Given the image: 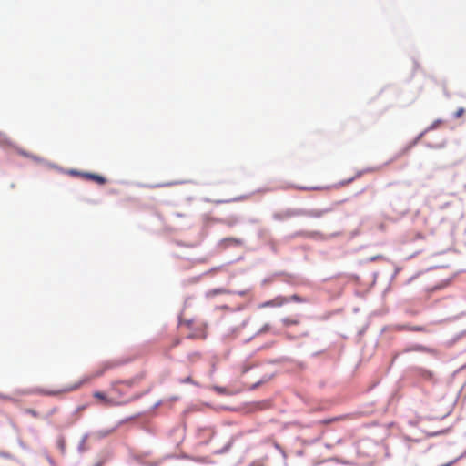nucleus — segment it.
I'll use <instances>...</instances> for the list:
<instances>
[{"mask_svg": "<svg viewBox=\"0 0 466 466\" xmlns=\"http://www.w3.org/2000/svg\"><path fill=\"white\" fill-rule=\"evenodd\" d=\"M300 190H309V189H312V190H318L319 189V187H299Z\"/></svg>", "mask_w": 466, "mask_h": 466, "instance_id": "2eb2a0df", "label": "nucleus"}, {"mask_svg": "<svg viewBox=\"0 0 466 466\" xmlns=\"http://www.w3.org/2000/svg\"><path fill=\"white\" fill-rule=\"evenodd\" d=\"M229 293H230L229 290L223 289V288L214 289L208 291L207 297L211 298V297H214V296H217L219 294H229Z\"/></svg>", "mask_w": 466, "mask_h": 466, "instance_id": "39448f33", "label": "nucleus"}, {"mask_svg": "<svg viewBox=\"0 0 466 466\" xmlns=\"http://www.w3.org/2000/svg\"><path fill=\"white\" fill-rule=\"evenodd\" d=\"M122 383H124L127 387H132L133 384H134V380H127V381H123Z\"/></svg>", "mask_w": 466, "mask_h": 466, "instance_id": "4468645a", "label": "nucleus"}, {"mask_svg": "<svg viewBox=\"0 0 466 466\" xmlns=\"http://www.w3.org/2000/svg\"><path fill=\"white\" fill-rule=\"evenodd\" d=\"M195 357L198 358L199 357V354L198 353H195L194 354Z\"/></svg>", "mask_w": 466, "mask_h": 466, "instance_id": "6ab92c4d", "label": "nucleus"}, {"mask_svg": "<svg viewBox=\"0 0 466 466\" xmlns=\"http://www.w3.org/2000/svg\"><path fill=\"white\" fill-rule=\"evenodd\" d=\"M410 329L413 330V331H425V329L423 327H420V326L412 327Z\"/></svg>", "mask_w": 466, "mask_h": 466, "instance_id": "9b49d317", "label": "nucleus"}, {"mask_svg": "<svg viewBox=\"0 0 466 466\" xmlns=\"http://www.w3.org/2000/svg\"><path fill=\"white\" fill-rule=\"evenodd\" d=\"M119 383H120V382H118V381L114 382V383H113V387H114V388H116V387H117V385H118Z\"/></svg>", "mask_w": 466, "mask_h": 466, "instance_id": "f3484780", "label": "nucleus"}, {"mask_svg": "<svg viewBox=\"0 0 466 466\" xmlns=\"http://www.w3.org/2000/svg\"><path fill=\"white\" fill-rule=\"evenodd\" d=\"M96 466H100L99 464L96 465Z\"/></svg>", "mask_w": 466, "mask_h": 466, "instance_id": "aec40b11", "label": "nucleus"}, {"mask_svg": "<svg viewBox=\"0 0 466 466\" xmlns=\"http://www.w3.org/2000/svg\"><path fill=\"white\" fill-rule=\"evenodd\" d=\"M0 399L1 400H12L13 399L7 395H4L2 393H0Z\"/></svg>", "mask_w": 466, "mask_h": 466, "instance_id": "ddd939ff", "label": "nucleus"}, {"mask_svg": "<svg viewBox=\"0 0 466 466\" xmlns=\"http://www.w3.org/2000/svg\"><path fill=\"white\" fill-rule=\"evenodd\" d=\"M185 382H191V378H190V377L187 378V379L185 380Z\"/></svg>", "mask_w": 466, "mask_h": 466, "instance_id": "a211bd4d", "label": "nucleus"}, {"mask_svg": "<svg viewBox=\"0 0 466 466\" xmlns=\"http://www.w3.org/2000/svg\"><path fill=\"white\" fill-rule=\"evenodd\" d=\"M93 397L97 400V403L105 407H111L116 404L113 399L109 398L106 393L101 391H95L93 393Z\"/></svg>", "mask_w": 466, "mask_h": 466, "instance_id": "f03ea898", "label": "nucleus"}, {"mask_svg": "<svg viewBox=\"0 0 466 466\" xmlns=\"http://www.w3.org/2000/svg\"><path fill=\"white\" fill-rule=\"evenodd\" d=\"M282 323L284 324V326L289 327L291 325L299 324V320L298 319H293V318H284L282 319Z\"/></svg>", "mask_w": 466, "mask_h": 466, "instance_id": "0eeeda50", "label": "nucleus"}, {"mask_svg": "<svg viewBox=\"0 0 466 466\" xmlns=\"http://www.w3.org/2000/svg\"><path fill=\"white\" fill-rule=\"evenodd\" d=\"M289 299V300H293V301H296V302H301L302 301L301 298L299 297L298 295H292L290 297V299Z\"/></svg>", "mask_w": 466, "mask_h": 466, "instance_id": "1a4fd4ad", "label": "nucleus"}, {"mask_svg": "<svg viewBox=\"0 0 466 466\" xmlns=\"http://www.w3.org/2000/svg\"><path fill=\"white\" fill-rule=\"evenodd\" d=\"M25 412L32 415L33 417H38V413L35 410L27 409Z\"/></svg>", "mask_w": 466, "mask_h": 466, "instance_id": "9d476101", "label": "nucleus"}, {"mask_svg": "<svg viewBox=\"0 0 466 466\" xmlns=\"http://www.w3.org/2000/svg\"><path fill=\"white\" fill-rule=\"evenodd\" d=\"M81 177L86 178V179H89V180L95 181L96 183H97L99 185H104V184L106 183V177H104L103 176L98 175V174L82 173Z\"/></svg>", "mask_w": 466, "mask_h": 466, "instance_id": "20e7f679", "label": "nucleus"}, {"mask_svg": "<svg viewBox=\"0 0 466 466\" xmlns=\"http://www.w3.org/2000/svg\"><path fill=\"white\" fill-rule=\"evenodd\" d=\"M465 110L464 108L461 107L459 108L458 110H456V112L454 113V117L455 118H460L461 116H463Z\"/></svg>", "mask_w": 466, "mask_h": 466, "instance_id": "6e6552de", "label": "nucleus"}, {"mask_svg": "<svg viewBox=\"0 0 466 466\" xmlns=\"http://www.w3.org/2000/svg\"><path fill=\"white\" fill-rule=\"evenodd\" d=\"M289 302L288 298L285 297H277L272 300L266 301L260 305V308L266 307H281L285 303Z\"/></svg>", "mask_w": 466, "mask_h": 466, "instance_id": "7ed1b4c3", "label": "nucleus"}, {"mask_svg": "<svg viewBox=\"0 0 466 466\" xmlns=\"http://www.w3.org/2000/svg\"><path fill=\"white\" fill-rule=\"evenodd\" d=\"M115 367V364L113 362H105L103 363L96 371L85 375L82 377L78 381L67 385L64 388L57 389V390H47V389H40L37 390V392L44 396H62L64 394L75 391L79 390L82 386L91 382L93 380L102 376L107 370L112 369Z\"/></svg>", "mask_w": 466, "mask_h": 466, "instance_id": "f257e3e1", "label": "nucleus"}, {"mask_svg": "<svg viewBox=\"0 0 466 466\" xmlns=\"http://www.w3.org/2000/svg\"><path fill=\"white\" fill-rule=\"evenodd\" d=\"M347 418H348L347 415H343V416L333 417V418H329V419H327V420H320L319 422L321 424H329V423H332V422H336V421L346 420Z\"/></svg>", "mask_w": 466, "mask_h": 466, "instance_id": "423d86ee", "label": "nucleus"}, {"mask_svg": "<svg viewBox=\"0 0 466 466\" xmlns=\"http://www.w3.org/2000/svg\"><path fill=\"white\" fill-rule=\"evenodd\" d=\"M417 238L422 239V238H424V236L422 234L419 233V234H417Z\"/></svg>", "mask_w": 466, "mask_h": 466, "instance_id": "dca6fc26", "label": "nucleus"}, {"mask_svg": "<svg viewBox=\"0 0 466 466\" xmlns=\"http://www.w3.org/2000/svg\"><path fill=\"white\" fill-rule=\"evenodd\" d=\"M269 329H270L269 324H266V325H264V327L260 329V331H259V332H260V333L266 332V331L269 330Z\"/></svg>", "mask_w": 466, "mask_h": 466, "instance_id": "f8f14e48", "label": "nucleus"}]
</instances>
